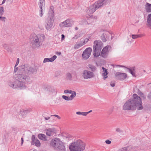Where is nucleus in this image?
I'll return each mask as SVG.
<instances>
[{"mask_svg": "<svg viewBox=\"0 0 151 151\" xmlns=\"http://www.w3.org/2000/svg\"><path fill=\"white\" fill-rule=\"evenodd\" d=\"M14 78L15 81H9L8 83V85L13 89H25L27 87L25 84L30 81L29 76L22 74L14 75Z\"/></svg>", "mask_w": 151, "mask_h": 151, "instance_id": "nucleus-1", "label": "nucleus"}, {"mask_svg": "<svg viewBox=\"0 0 151 151\" xmlns=\"http://www.w3.org/2000/svg\"><path fill=\"white\" fill-rule=\"evenodd\" d=\"M29 39L32 47L35 49L41 45L42 43L45 40V37L43 34L37 35L35 33H32L30 35Z\"/></svg>", "mask_w": 151, "mask_h": 151, "instance_id": "nucleus-2", "label": "nucleus"}, {"mask_svg": "<svg viewBox=\"0 0 151 151\" xmlns=\"http://www.w3.org/2000/svg\"><path fill=\"white\" fill-rule=\"evenodd\" d=\"M86 145L85 142L78 139L70 144L69 148L70 151H83L84 150Z\"/></svg>", "mask_w": 151, "mask_h": 151, "instance_id": "nucleus-3", "label": "nucleus"}, {"mask_svg": "<svg viewBox=\"0 0 151 151\" xmlns=\"http://www.w3.org/2000/svg\"><path fill=\"white\" fill-rule=\"evenodd\" d=\"M53 6H51L48 13V16L45 22L46 29L48 30L52 26L54 21V12Z\"/></svg>", "mask_w": 151, "mask_h": 151, "instance_id": "nucleus-4", "label": "nucleus"}, {"mask_svg": "<svg viewBox=\"0 0 151 151\" xmlns=\"http://www.w3.org/2000/svg\"><path fill=\"white\" fill-rule=\"evenodd\" d=\"M50 145L56 149L61 151H65V148L63 142L58 138H55L51 140L50 143Z\"/></svg>", "mask_w": 151, "mask_h": 151, "instance_id": "nucleus-5", "label": "nucleus"}, {"mask_svg": "<svg viewBox=\"0 0 151 151\" xmlns=\"http://www.w3.org/2000/svg\"><path fill=\"white\" fill-rule=\"evenodd\" d=\"M22 70L28 75H32L36 73L37 72V68L35 66H31L27 64H24L21 66Z\"/></svg>", "mask_w": 151, "mask_h": 151, "instance_id": "nucleus-6", "label": "nucleus"}, {"mask_svg": "<svg viewBox=\"0 0 151 151\" xmlns=\"http://www.w3.org/2000/svg\"><path fill=\"white\" fill-rule=\"evenodd\" d=\"M93 46V55L94 56L98 57L100 55L101 50L102 47L103 43L100 40L94 41Z\"/></svg>", "mask_w": 151, "mask_h": 151, "instance_id": "nucleus-7", "label": "nucleus"}, {"mask_svg": "<svg viewBox=\"0 0 151 151\" xmlns=\"http://www.w3.org/2000/svg\"><path fill=\"white\" fill-rule=\"evenodd\" d=\"M134 98V105H135V109H137L138 110H141L144 109L142 104V101L141 98L136 93L132 95Z\"/></svg>", "mask_w": 151, "mask_h": 151, "instance_id": "nucleus-8", "label": "nucleus"}, {"mask_svg": "<svg viewBox=\"0 0 151 151\" xmlns=\"http://www.w3.org/2000/svg\"><path fill=\"white\" fill-rule=\"evenodd\" d=\"M134 98L131 99L127 101L124 104L123 106V109L125 110H132L135 109V105Z\"/></svg>", "mask_w": 151, "mask_h": 151, "instance_id": "nucleus-9", "label": "nucleus"}, {"mask_svg": "<svg viewBox=\"0 0 151 151\" xmlns=\"http://www.w3.org/2000/svg\"><path fill=\"white\" fill-rule=\"evenodd\" d=\"M82 76L84 79H87L94 77L95 75L92 72L87 70H84L82 73Z\"/></svg>", "mask_w": 151, "mask_h": 151, "instance_id": "nucleus-10", "label": "nucleus"}, {"mask_svg": "<svg viewBox=\"0 0 151 151\" xmlns=\"http://www.w3.org/2000/svg\"><path fill=\"white\" fill-rule=\"evenodd\" d=\"M92 51V49L91 47L86 48L82 54L83 58L85 60H86L88 58L91 54Z\"/></svg>", "mask_w": 151, "mask_h": 151, "instance_id": "nucleus-11", "label": "nucleus"}, {"mask_svg": "<svg viewBox=\"0 0 151 151\" xmlns=\"http://www.w3.org/2000/svg\"><path fill=\"white\" fill-rule=\"evenodd\" d=\"M111 47L109 46H107L104 47L103 49L101 54L100 55L101 56L104 58H107L109 52V49Z\"/></svg>", "mask_w": 151, "mask_h": 151, "instance_id": "nucleus-12", "label": "nucleus"}, {"mask_svg": "<svg viewBox=\"0 0 151 151\" xmlns=\"http://www.w3.org/2000/svg\"><path fill=\"white\" fill-rule=\"evenodd\" d=\"M116 78L118 80L123 81L126 78L127 74L125 73L116 72L115 73Z\"/></svg>", "mask_w": 151, "mask_h": 151, "instance_id": "nucleus-13", "label": "nucleus"}, {"mask_svg": "<svg viewBox=\"0 0 151 151\" xmlns=\"http://www.w3.org/2000/svg\"><path fill=\"white\" fill-rule=\"evenodd\" d=\"M108 3L107 0H100L96 2L94 4L97 9L104 6Z\"/></svg>", "mask_w": 151, "mask_h": 151, "instance_id": "nucleus-14", "label": "nucleus"}, {"mask_svg": "<svg viewBox=\"0 0 151 151\" xmlns=\"http://www.w3.org/2000/svg\"><path fill=\"white\" fill-rule=\"evenodd\" d=\"M73 22L69 19H67L65 21L59 24V26L61 27H69L71 26Z\"/></svg>", "mask_w": 151, "mask_h": 151, "instance_id": "nucleus-15", "label": "nucleus"}, {"mask_svg": "<svg viewBox=\"0 0 151 151\" xmlns=\"http://www.w3.org/2000/svg\"><path fill=\"white\" fill-rule=\"evenodd\" d=\"M32 145L35 144L37 147H39L41 145V143L40 141L37 139L35 138V137L34 135H32Z\"/></svg>", "mask_w": 151, "mask_h": 151, "instance_id": "nucleus-16", "label": "nucleus"}, {"mask_svg": "<svg viewBox=\"0 0 151 151\" xmlns=\"http://www.w3.org/2000/svg\"><path fill=\"white\" fill-rule=\"evenodd\" d=\"M46 134L48 136H52L56 133L54 128H49L45 130Z\"/></svg>", "mask_w": 151, "mask_h": 151, "instance_id": "nucleus-17", "label": "nucleus"}, {"mask_svg": "<svg viewBox=\"0 0 151 151\" xmlns=\"http://www.w3.org/2000/svg\"><path fill=\"white\" fill-rule=\"evenodd\" d=\"M117 67H123L125 68L126 69L128 70L129 72L132 74V76H135V67H132L131 68H129L127 67H126L124 66L123 65H117Z\"/></svg>", "mask_w": 151, "mask_h": 151, "instance_id": "nucleus-18", "label": "nucleus"}, {"mask_svg": "<svg viewBox=\"0 0 151 151\" xmlns=\"http://www.w3.org/2000/svg\"><path fill=\"white\" fill-rule=\"evenodd\" d=\"M97 9L94 4H93L89 7L87 10V12L88 14H93L96 11Z\"/></svg>", "mask_w": 151, "mask_h": 151, "instance_id": "nucleus-19", "label": "nucleus"}, {"mask_svg": "<svg viewBox=\"0 0 151 151\" xmlns=\"http://www.w3.org/2000/svg\"><path fill=\"white\" fill-rule=\"evenodd\" d=\"M146 25L148 27L151 29V14H149L147 16Z\"/></svg>", "mask_w": 151, "mask_h": 151, "instance_id": "nucleus-20", "label": "nucleus"}, {"mask_svg": "<svg viewBox=\"0 0 151 151\" xmlns=\"http://www.w3.org/2000/svg\"><path fill=\"white\" fill-rule=\"evenodd\" d=\"M101 68L103 70L102 76H104L103 78L105 80L108 77V76H107L108 73L107 71V69L103 67H102Z\"/></svg>", "mask_w": 151, "mask_h": 151, "instance_id": "nucleus-21", "label": "nucleus"}, {"mask_svg": "<svg viewBox=\"0 0 151 151\" xmlns=\"http://www.w3.org/2000/svg\"><path fill=\"white\" fill-rule=\"evenodd\" d=\"M56 58L57 57L56 55H54L52 57L49 58H45L44 59L43 62L45 63L49 62H52L56 59Z\"/></svg>", "mask_w": 151, "mask_h": 151, "instance_id": "nucleus-22", "label": "nucleus"}, {"mask_svg": "<svg viewBox=\"0 0 151 151\" xmlns=\"http://www.w3.org/2000/svg\"><path fill=\"white\" fill-rule=\"evenodd\" d=\"M38 138L40 139H41L44 141H47V139L46 135L43 134H40L38 135Z\"/></svg>", "mask_w": 151, "mask_h": 151, "instance_id": "nucleus-23", "label": "nucleus"}, {"mask_svg": "<svg viewBox=\"0 0 151 151\" xmlns=\"http://www.w3.org/2000/svg\"><path fill=\"white\" fill-rule=\"evenodd\" d=\"M3 47L4 49L6 50L8 52H12V50L10 47L6 44H4L3 45Z\"/></svg>", "mask_w": 151, "mask_h": 151, "instance_id": "nucleus-24", "label": "nucleus"}, {"mask_svg": "<svg viewBox=\"0 0 151 151\" xmlns=\"http://www.w3.org/2000/svg\"><path fill=\"white\" fill-rule=\"evenodd\" d=\"M145 9L147 12H151V4L147 3L145 5Z\"/></svg>", "mask_w": 151, "mask_h": 151, "instance_id": "nucleus-25", "label": "nucleus"}, {"mask_svg": "<svg viewBox=\"0 0 151 151\" xmlns=\"http://www.w3.org/2000/svg\"><path fill=\"white\" fill-rule=\"evenodd\" d=\"M45 0H39V6L40 8H42L43 6H45Z\"/></svg>", "mask_w": 151, "mask_h": 151, "instance_id": "nucleus-26", "label": "nucleus"}, {"mask_svg": "<svg viewBox=\"0 0 151 151\" xmlns=\"http://www.w3.org/2000/svg\"><path fill=\"white\" fill-rule=\"evenodd\" d=\"M88 68H89L92 72H94L96 70V68L95 66L90 64L88 65Z\"/></svg>", "mask_w": 151, "mask_h": 151, "instance_id": "nucleus-27", "label": "nucleus"}, {"mask_svg": "<svg viewBox=\"0 0 151 151\" xmlns=\"http://www.w3.org/2000/svg\"><path fill=\"white\" fill-rule=\"evenodd\" d=\"M142 35H132V38L134 39L139 37H142Z\"/></svg>", "mask_w": 151, "mask_h": 151, "instance_id": "nucleus-28", "label": "nucleus"}, {"mask_svg": "<svg viewBox=\"0 0 151 151\" xmlns=\"http://www.w3.org/2000/svg\"><path fill=\"white\" fill-rule=\"evenodd\" d=\"M76 114L78 115H81L84 116H86L88 114L87 112L78 111L76 112Z\"/></svg>", "mask_w": 151, "mask_h": 151, "instance_id": "nucleus-29", "label": "nucleus"}, {"mask_svg": "<svg viewBox=\"0 0 151 151\" xmlns=\"http://www.w3.org/2000/svg\"><path fill=\"white\" fill-rule=\"evenodd\" d=\"M71 93L70 94H71V95L70 96V97L72 100L76 96V93L75 91H72Z\"/></svg>", "mask_w": 151, "mask_h": 151, "instance_id": "nucleus-30", "label": "nucleus"}, {"mask_svg": "<svg viewBox=\"0 0 151 151\" xmlns=\"http://www.w3.org/2000/svg\"><path fill=\"white\" fill-rule=\"evenodd\" d=\"M101 39L103 42H105L106 41V38L105 37V35L103 33L101 36Z\"/></svg>", "mask_w": 151, "mask_h": 151, "instance_id": "nucleus-31", "label": "nucleus"}, {"mask_svg": "<svg viewBox=\"0 0 151 151\" xmlns=\"http://www.w3.org/2000/svg\"><path fill=\"white\" fill-rule=\"evenodd\" d=\"M82 46V45H81L79 43L78 44H77V43L74 45V48L75 49H77Z\"/></svg>", "mask_w": 151, "mask_h": 151, "instance_id": "nucleus-32", "label": "nucleus"}, {"mask_svg": "<svg viewBox=\"0 0 151 151\" xmlns=\"http://www.w3.org/2000/svg\"><path fill=\"white\" fill-rule=\"evenodd\" d=\"M62 97L63 99L66 101H70L72 100L70 96H67L65 95H63Z\"/></svg>", "mask_w": 151, "mask_h": 151, "instance_id": "nucleus-33", "label": "nucleus"}, {"mask_svg": "<svg viewBox=\"0 0 151 151\" xmlns=\"http://www.w3.org/2000/svg\"><path fill=\"white\" fill-rule=\"evenodd\" d=\"M4 7L2 6L0 7V15L2 16L4 14Z\"/></svg>", "mask_w": 151, "mask_h": 151, "instance_id": "nucleus-34", "label": "nucleus"}, {"mask_svg": "<svg viewBox=\"0 0 151 151\" xmlns=\"http://www.w3.org/2000/svg\"><path fill=\"white\" fill-rule=\"evenodd\" d=\"M67 78L68 79L71 80L72 78V76L70 73H68L67 74Z\"/></svg>", "mask_w": 151, "mask_h": 151, "instance_id": "nucleus-35", "label": "nucleus"}, {"mask_svg": "<svg viewBox=\"0 0 151 151\" xmlns=\"http://www.w3.org/2000/svg\"><path fill=\"white\" fill-rule=\"evenodd\" d=\"M72 91L71 90L66 89L64 90V92L65 93H71Z\"/></svg>", "mask_w": 151, "mask_h": 151, "instance_id": "nucleus-36", "label": "nucleus"}, {"mask_svg": "<svg viewBox=\"0 0 151 151\" xmlns=\"http://www.w3.org/2000/svg\"><path fill=\"white\" fill-rule=\"evenodd\" d=\"M40 14H39V15L40 17H42L43 16V14H42V8H40Z\"/></svg>", "mask_w": 151, "mask_h": 151, "instance_id": "nucleus-37", "label": "nucleus"}, {"mask_svg": "<svg viewBox=\"0 0 151 151\" xmlns=\"http://www.w3.org/2000/svg\"><path fill=\"white\" fill-rule=\"evenodd\" d=\"M79 43L81 45H82V46L85 44V43H84V42L83 41V39H82V38L80 39V42Z\"/></svg>", "mask_w": 151, "mask_h": 151, "instance_id": "nucleus-38", "label": "nucleus"}, {"mask_svg": "<svg viewBox=\"0 0 151 151\" xmlns=\"http://www.w3.org/2000/svg\"><path fill=\"white\" fill-rule=\"evenodd\" d=\"M29 112V110H24L22 112V114H23V115L26 114L28 112Z\"/></svg>", "mask_w": 151, "mask_h": 151, "instance_id": "nucleus-39", "label": "nucleus"}, {"mask_svg": "<svg viewBox=\"0 0 151 151\" xmlns=\"http://www.w3.org/2000/svg\"><path fill=\"white\" fill-rule=\"evenodd\" d=\"M115 85V81H111L110 83V85L112 87H114Z\"/></svg>", "mask_w": 151, "mask_h": 151, "instance_id": "nucleus-40", "label": "nucleus"}, {"mask_svg": "<svg viewBox=\"0 0 151 151\" xmlns=\"http://www.w3.org/2000/svg\"><path fill=\"white\" fill-rule=\"evenodd\" d=\"M80 37V36L79 35H76L72 38V39H78L79 37Z\"/></svg>", "mask_w": 151, "mask_h": 151, "instance_id": "nucleus-41", "label": "nucleus"}, {"mask_svg": "<svg viewBox=\"0 0 151 151\" xmlns=\"http://www.w3.org/2000/svg\"><path fill=\"white\" fill-rule=\"evenodd\" d=\"M19 58H18L17 59V62L16 63V64L14 66V68H15V67L18 65L19 64Z\"/></svg>", "mask_w": 151, "mask_h": 151, "instance_id": "nucleus-42", "label": "nucleus"}, {"mask_svg": "<svg viewBox=\"0 0 151 151\" xmlns=\"http://www.w3.org/2000/svg\"><path fill=\"white\" fill-rule=\"evenodd\" d=\"M105 142L107 144H110L111 143V141L110 140H107L105 141Z\"/></svg>", "mask_w": 151, "mask_h": 151, "instance_id": "nucleus-43", "label": "nucleus"}, {"mask_svg": "<svg viewBox=\"0 0 151 151\" xmlns=\"http://www.w3.org/2000/svg\"><path fill=\"white\" fill-rule=\"evenodd\" d=\"M116 131L117 132H122V130L119 128H117L116 129Z\"/></svg>", "mask_w": 151, "mask_h": 151, "instance_id": "nucleus-44", "label": "nucleus"}, {"mask_svg": "<svg viewBox=\"0 0 151 151\" xmlns=\"http://www.w3.org/2000/svg\"><path fill=\"white\" fill-rule=\"evenodd\" d=\"M147 98L151 100V92L148 94Z\"/></svg>", "mask_w": 151, "mask_h": 151, "instance_id": "nucleus-45", "label": "nucleus"}, {"mask_svg": "<svg viewBox=\"0 0 151 151\" xmlns=\"http://www.w3.org/2000/svg\"><path fill=\"white\" fill-rule=\"evenodd\" d=\"M141 97L143 99H145L146 98V96L144 95V94H142L141 96Z\"/></svg>", "mask_w": 151, "mask_h": 151, "instance_id": "nucleus-46", "label": "nucleus"}, {"mask_svg": "<svg viewBox=\"0 0 151 151\" xmlns=\"http://www.w3.org/2000/svg\"><path fill=\"white\" fill-rule=\"evenodd\" d=\"M54 116L57 117L59 119H60V117L58 115H57L54 114L53 115H51V116Z\"/></svg>", "mask_w": 151, "mask_h": 151, "instance_id": "nucleus-47", "label": "nucleus"}, {"mask_svg": "<svg viewBox=\"0 0 151 151\" xmlns=\"http://www.w3.org/2000/svg\"><path fill=\"white\" fill-rule=\"evenodd\" d=\"M89 39L88 38H86L85 40H83V41L84 42V43H85V44L88 41Z\"/></svg>", "mask_w": 151, "mask_h": 151, "instance_id": "nucleus-48", "label": "nucleus"}, {"mask_svg": "<svg viewBox=\"0 0 151 151\" xmlns=\"http://www.w3.org/2000/svg\"><path fill=\"white\" fill-rule=\"evenodd\" d=\"M131 149V147L130 146H127V149L126 150L129 151Z\"/></svg>", "mask_w": 151, "mask_h": 151, "instance_id": "nucleus-49", "label": "nucleus"}, {"mask_svg": "<svg viewBox=\"0 0 151 151\" xmlns=\"http://www.w3.org/2000/svg\"><path fill=\"white\" fill-rule=\"evenodd\" d=\"M138 94L140 96H141L144 93L142 92L141 91H139L138 92Z\"/></svg>", "mask_w": 151, "mask_h": 151, "instance_id": "nucleus-50", "label": "nucleus"}, {"mask_svg": "<svg viewBox=\"0 0 151 151\" xmlns=\"http://www.w3.org/2000/svg\"><path fill=\"white\" fill-rule=\"evenodd\" d=\"M21 145H22L23 142H24V139L22 137L21 139Z\"/></svg>", "mask_w": 151, "mask_h": 151, "instance_id": "nucleus-51", "label": "nucleus"}, {"mask_svg": "<svg viewBox=\"0 0 151 151\" xmlns=\"http://www.w3.org/2000/svg\"><path fill=\"white\" fill-rule=\"evenodd\" d=\"M123 151H127L126 150L127 149V147H124L122 148Z\"/></svg>", "mask_w": 151, "mask_h": 151, "instance_id": "nucleus-52", "label": "nucleus"}, {"mask_svg": "<svg viewBox=\"0 0 151 151\" xmlns=\"http://www.w3.org/2000/svg\"><path fill=\"white\" fill-rule=\"evenodd\" d=\"M61 37H62V38H61V40H63L64 39V38H65V36L63 34H62L61 35Z\"/></svg>", "mask_w": 151, "mask_h": 151, "instance_id": "nucleus-53", "label": "nucleus"}, {"mask_svg": "<svg viewBox=\"0 0 151 151\" xmlns=\"http://www.w3.org/2000/svg\"><path fill=\"white\" fill-rule=\"evenodd\" d=\"M17 70H18V68L17 67L16 68V67L15 68H14V72H16L17 71Z\"/></svg>", "mask_w": 151, "mask_h": 151, "instance_id": "nucleus-54", "label": "nucleus"}, {"mask_svg": "<svg viewBox=\"0 0 151 151\" xmlns=\"http://www.w3.org/2000/svg\"><path fill=\"white\" fill-rule=\"evenodd\" d=\"M56 54L57 55H61V52H56Z\"/></svg>", "mask_w": 151, "mask_h": 151, "instance_id": "nucleus-55", "label": "nucleus"}, {"mask_svg": "<svg viewBox=\"0 0 151 151\" xmlns=\"http://www.w3.org/2000/svg\"><path fill=\"white\" fill-rule=\"evenodd\" d=\"M6 19H3V18H2V19H1V20L3 21L4 23H5L6 22Z\"/></svg>", "mask_w": 151, "mask_h": 151, "instance_id": "nucleus-56", "label": "nucleus"}, {"mask_svg": "<svg viewBox=\"0 0 151 151\" xmlns=\"http://www.w3.org/2000/svg\"><path fill=\"white\" fill-rule=\"evenodd\" d=\"M44 118L46 120H49L50 119V117H45Z\"/></svg>", "mask_w": 151, "mask_h": 151, "instance_id": "nucleus-57", "label": "nucleus"}, {"mask_svg": "<svg viewBox=\"0 0 151 151\" xmlns=\"http://www.w3.org/2000/svg\"><path fill=\"white\" fill-rule=\"evenodd\" d=\"M2 18H3V19H6V18L5 17H2L1 16H0V19H2Z\"/></svg>", "mask_w": 151, "mask_h": 151, "instance_id": "nucleus-58", "label": "nucleus"}, {"mask_svg": "<svg viewBox=\"0 0 151 151\" xmlns=\"http://www.w3.org/2000/svg\"><path fill=\"white\" fill-rule=\"evenodd\" d=\"M92 111V110H90L89 111L87 112L88 113V114L89 113L91 112Z\"/></svg>", "mask_w": 151, "mask_h": 151, "instance_id": "nucleus-59", "label": "nucleus"}, {"mask_svg": "<svg viewBox=\"0 0 151 151\" xmlns=\"http://www.w3.org/2000/svg\"><path fill=\"white\" fill-rule=\"evenodd\" d=\"M6 0H3V1H2V4H3L4 3H5V2Z\"/></svg>", "mask_w": 151, "mask_h": 151, "instance_id": "nucleus-60", "label": "nucleus"}, {"mask_svg": "<svg viewBox=\"0 0 151 151\" xmlns=\"http://www.w3.org/2000/svg\"><path fill=\"white\" fill-rule=\"evenodd\" d=\"M75 29L76 30H78V27H75Z\"/></svg>", "mask_w": 151, "mask_h": 151, "instance_id": "nucleus-61", "label": "nucleus"}, {"mask_svg": "<svg viewBox=\"0 0 151 151\" xmlns=\"http://www.w3.org/2000/svg\"><path fill=\"white\" fill-rule=\"evenodd\" d=\"M118 151H123L122 149L119 150Z\"/></svg>", "mask_w": 151, "mask_h": 151, "instance_id": "nucleus-62", "label": "nucleus"}, {"mask_svg": "<svg viewBox=\"0 0 151 151\" xmlns=\"http://www.w3.org/2000/svg\"><path fill=\"white\" fill-rule=\"evenodd\" d=\"M101 31H104V30H103V29H101Z\"/></svg>", "mask_w": 151, "mask_h": 151, "instance_id": "nucleus-63", "label": "nucleus"}, {"mask_svg": "<svg viewBox=\"0 0 151 151\" xmlns=\"http://www.w3.org/2000/svg\"><path fill=\"white\" fill-rule=\"evenodd\" d=\"M143 71H144V72H145V70H143Z\"/></svg>", "mask_w": 151, "mask_h": 151, "instance_id": "nucleus-64", "label": "nucleus"}]
</instances>
